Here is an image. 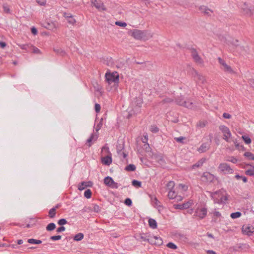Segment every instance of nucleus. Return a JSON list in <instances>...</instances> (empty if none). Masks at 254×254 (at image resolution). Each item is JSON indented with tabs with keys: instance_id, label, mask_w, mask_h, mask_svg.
I'll list each match as a JSON object with an SVG mask.
<instances>
[{
	"instance_id": "1",
	"label": "nucleus",
	"mask_w": 254,
	"mask_h": 254,
	"mask_svg": "<svg viewBox=\"0 0 254 254\" xmlns=\"http://www.w3.org/2000/svg\"><path fill=\"white\" fill-rule=\"evenodd\" d=\"M210 195L213 200L214 203L223 204L225 203L228 198L226 196H223L220 190H217L215 192L209 191Z\"/></svg>"
},
{
	"instance_id": "2",
	"label": "nucleus",
	"mask_w": 254,
	"mask_h": 254,
	"mask_svg": "<svg viewBox=\"0 0 254 254\" xmlns=\"http://www.w3.org/2000/svg\"><path fill=\"white\" fill-rule=\"evenodd\" d=\"M105 78L109 84L114 83L115 84H118L119 82V74L116 72H107L105 74Z\"/></svg>"
},
{
	"instance_id": "3",
	"label": "nucleus",
	"mask_w": 254,
	"mask_h": 254,
	"mask_svg": "<svg viewBox=\"0 0 254 254\" xmlns=\"http://www.w3.org/2000/svg\"><path fill=\"white\" fill-rule=\"evenodd\" d=\"M176 103L177 104L185 107L187 108L192 109L193 107V102L189 100L188 101L185 100L184 98L182 96L177 97L176 98Z\"/></svg>"
},
{
	"instance_id": "4",
	"label": "nucleus",
	"mask_w": 254,
	"mask_h": 254,
	"mask_svg": "<svg viewBox=\"0 0 254 254\" xmlns=\"http://www.w3.org/2000/svg\"><path fill=\"white\" fill-rule=\"evenodd\" d=\"M218 170L225 174H233L234 170L232 169L230 166L226 163H222L219 164L218 167Z\"/></svg>"
},
{
	"instance_id": "5",
	"label": "nucleus",
	"mask_w": 254,
	"mask_h": 254,
	"mask_svg": "<svg viewBox=\"0 0 254 254\" xmlns=\"http://www.w3.org/2000/svg\"><path fill=\"white\" fill-rule=\"evenodd\" d=\"M201 181L206 183H213L217 178L209 172H204L201 177Z\"/></svg>"
},
{
	"instance_id": "6",
	"label": "nucleus",
	"mask_w": 254,
	"mask_h": 254,
	"mask_svg": "<svg viewBox=\"0 0 254 254\" xmlns=\"http://www.w3.org/2000/svg\"><path fill=\"white\" fill-rule=\"evenodd\" d=\"M207 214V209L206 207H198L194 211V216L199 219H204Z\"/></svg>"
},
{
	"instance_id": "7",
	"label": "nucleus",
	"mask_w": 254,
	"mask_h": 254,
	"mask_svg": "<svg viewBox=\"0 0 254 254\" xmlns=\"http://www.w3.org/2000/svg\"><path fill=\"white\" fill-rule=\"evenodd\" d=\"M219 129L223 133V139L227 142H229V138L231 137V133L229 128L225 126H220Z\"/></svg>"
},
{
	"instance_id": "8",
	"label": "nucleus",
	"mask_w": 254,
	"mask_h": 254,
	"mask_svg": "<svg viewBox=\"0 0 254 254\" xmlns=\"http://www.w3.org/2000/svg\"><path fill=\"white\" fill-rule=\"evenodd\" d=\"M104 184L113 189H118L119 187L118 184L115 182L112 177L107 176L104 179Z\"/></svg>"
},
{
	"instance_id": "9",
	"label": "nucleus",
	"mask_w": 254,
	"mask_h": 254,
	"mask_svg": "<svg viewBox=\"0 0 254 254\" xmlns=\"http://www.w3.org/2000/svg\"><path fill=\"white\" fill-rule=\"evenodd\" d=\"M192 75L197 82L202 84H204L206 82V78L205 76L199 73L196 70H193Z\"/></svg>"
},
{
	"instance_id": "10",
	"label": "nucleus",
	"mask_w": 254,
	"mask_h": 254,
	"mask_svg": "<svg viewBox=\"0 0 254 254\" xmlns=\"http://www.w3.org/2000/svg\"><path fill=\"white\" fill-rule=\"evenodd\" d=\"M149 196L150 198L151 203L154 207L157 208L159 211L160 210L161 208H163V206L160 204V201L158 200L155 195L149 194Z\"/></svg>"
},
{
	"instance_id": "11",
	"label": "nucleus",
	"mask_w": 254,
	"mask_h": 254,
	"mask_svg": "<svg viewBox=\"0 0 254 254\" xmlns=\"http://www.w3.org/2000/svg\"><path fill=\"white\" fill-rule=\"evenodd\" d=\"M132 36L136 39L140 40L144 38L145 33L141 30L135 29L133 31Z\"/></svg>"
},
{
	"instance_id": "12",
	"label": "nucleus",
	"mask_w": 254,
	"mask_h": 254,
	"mask_svg": "<svg viewBox=\"0 0 254 254\" xmlns=\"http://www.w3.org/2000/svg\"><path fill=\"white\" fill-rule=\"evenodd\" d=\"M163 242L162 239L159 237H157L156 236L150 237L149 244L151 245L160 246L163 244Z\"/></svg>"
},
{
	"instance_id": "13",
	"label": "nucleus",
	"mask_w": 254,
	"mask_h": 254,
	"mask_svg": "<svg viewBox=\"0 0 254 254\" xmlns=\"http://www.w3.org/2000/svg\"><path fill=\"white\" fill-rule=\"evenodd\" d=\"M191 55L194 60L196 63L201 64L203 62V60L199 56L198 52L196 50V49L194 48H192L191 49Z\"/></svg>"
},
{
	"instance_id": "14",
	"label": "nucleus",
	"mask_w": 254,
	"mask_h": 254,
	"mask_svg": "<svg viewBox=\"0 0 254 254\" xmlns=\"http://www.w3.org/2000/svg\"><path fill=\"white\" fill-rule=\"evenodd\" d=\"M143 103L142 99L140 98H135L134 101V105H135L134 110L136 113L140 112V108Z\"/></svg>"
},
{
	"instance_id": "15",
	"label": "nucleus",
	"mask_w": 254,
	"mask_h": 254,
	"mask_svg": "<svg viewBox=\"0 0 254 254\" xmlns=\"http://www.w3.org/2000/svg\"><path fill=\"white\" fill-rule=\"evenodd\" d=\"M191 204L192 202L189 201L182 204H174V207L176 209L183 210L190 208Z\"/></svg>"
},
{
	"instance_id": "16",
	"label": "nucleus",
	"mask_w": 254,
	"mask_h": 254,
	"mask_svg": "<svg viewBox=\"0 0 254 254\" xmlns=\"http://www.w3.org/2000/svg\"><path fill=\"white\" fill-rule=\"evenodd\" d=\"M92 4L96 8L99 10H105L106 8L101 1H98L97 0H92Z\"/></svg>"
},
{
	"instance_id": "17",
	"label": "nucleus",
	"mask_w": 254,
	"mask_h": 254,
	"mask_svg": "<svg viewBox=\"0 0 254 254\" xmlns=\"http://www.w3.org/2000/svg\"><path fill=\"white\" fill-rule=\"evenodd\" d=\"M93 185V183L91 181L82 182L78 185V189L80 190H82L87 187H91Z\"/></svg>"
},
{
	"instance_id": "18",
	"label": "nucleus",
	"mask_w": 254,
	"mask_h": 254,
	"mask_svg": "<svg viewBox=\"0 0 254 254\" xmlns=\"http://www.w3.org/2000/svg\"><path fill=\"white\" fill-rule=\"evenodd\" d=\"M101 161L104 165L109 166L112 162V158L111 155H107L103 157L101 159Z\"/></svg>"
},
{
	"instance_id": "19",
	"label": "nucleus",
	"mask_w": 254,
	"mask_h": 254,
	"mask_svg": "<svg viewBox=\"0 0 254 254\" xmlns=\"http://www.w3.org/2000/svg\"><path fill=\"white\" fill-rule=\"evenodd\" d=\"M209 147L210 144L207 142L203 143L198 148V151L201 153L205 152L209 149Z\"/></svg>"
},
{
	"instance_id": "20",
	"label": "nucleus",
	"mask_w": 254,
	"mask_h": 254,
	"mask_svg": "<svg viewBox=\"0 0 254 254\" xmlns=\"http://www.w3.org/2000/svg\"><path fill=\"white\" fill-rule=\"evenodd\" d=\"M98 137V134H95L94 133H92L90 137L87 140L86 143L87 144V146L90 147L92 145V141L93 140H96Z\"/></svg>"
},
{
	"instance_id": "21",
	"label": "nucleus",
	"mask_w": 254,
	"mask_h": 254,
	"mask_svg": "<svg viewBox=\"0 0 254 254\" xmlns=\"http://www.w3.org/2000/svg\"><path fill=\"white\" fill-rule=\"evenodd\" d=\"M242 230L244 234L247 235L249 236H251L253 233V231H251V227L250 226L245 227L243 226Z\"/></svg>"
},
{
	"instance_id": "22",
	"label": "nucleus",
	"mask_w": 254,
	"mask_h": 254,
	"mask_svg": "<svg viewBox=\"0 0 254 254\" xmlns=\"http://www.w3.org/2000/svg\"><path fill=\"white\" fill-rule=\"evenodd\" d=\"M199 10L201 11V12L204 13L205 14L207 15H209L210 12H212V10L208 8L207 6L204 5L200 6L199 8Z\"/></svg>"
},
{
	"instance_id": "23",
	"label": "nucleus",
	"mask_w": 254,
	"mask_h": 254,
	"mask_svg": "<svg viewBox=\"0 0 254 254\" xmlns=\"http://www.w3.org/2000/svg\"><path fill=\"white\" fill-rule=\"evenodd\" d=\"M206 159L205 158H202L198 160L195 164H193L192 166V169H195V168H198L202 166L203 163L205 162Z\"/></svg>"
},
{
	"instance_id": "24",
	"label": "nucleus",
	"mask_w": 254,
	"mask_h": 254,
	"mask_svg": "<svg viewBox=\"0 0 254 254\" xmlns=\"http://www.w3.org/2000/svg\"><path fill=\"white\" fill-rule=\"evenodd\" d=\"M148 224L149 227L152 229H156L157 227V223L156 221L153 218H149L148 220Z\"/></svg>"
},
{
	"instance_id": "25",
	"label": "nucleus",
	"mask_w": 254,
	"mask_h": 254,
	"mask_svg": "<svg viewBox=\"0 0 254 254\" xmlns=\"http://www.w3.org/2000/svg\"><path fill=\"white\" fill-rule=\"evenodd\" d=\"M222 69L225 72H227L229 73H233L234 72V70L232 68V67L228 65L227 64H226L222 68Z\"/></svg>"
},
{
	"instance_id": "26",
	"label": "nucleus",
	"mask_w": 254,
	"mask_h": 254,
	"mask_svg": "<svg viewBox=\"0 0 254 254\" xmlns=\"http://www.w3.org/2000/svg\"><path fill=\"white\" fill-rule=\"evenodd\" d=\"M177 196V193L175 190H170L168 191V197L170 199H175Z\"/></svg>"
},
{
	"instance_id": "27",
	"label": "nucleus",
	"mask_w": 254,
	"mask_h": 254,
	"mask_svg": "<svg viewBox=\"0 0 254 254\" xmlns=\"http://www.w3.org/2000/svg\"><path fill=\"white\" fill-rule=\"evenodd\" d=\"M83 238L84 234L82 233H79L74 236L73 240L75 241H80L82 240Z\"/></svg>"
},
{
	"instance_id": "28",
	"label": "nucleus",
	"mask_w": 254,
	"mask_h": 254,
	"mask_svg": "<svg viewBox=\"0 0 254 254\" xmlns=\"http://www.w3.org/2000/svg\"><path fill=\"white\" fill-rule=\"evenodd\" d=\"M56 228V225L54 223H50L47 225L46 229L47 231H52L55 229Z\"/></svg>"
},
{
	"instance_id": "29",
	"label": "nucleus",
	"mask_w": 254,
	"mask_h": 254,
	"mask_svg": "<svg viewBox=\"0 0 254 254\" xmlns=\"http://www.w3.org/2000/svg\"><path fill=\"white\" fill-rule=\"evenodd\" d=\"M54 51L56 54L62 56H63L65 54V51L61 48H54Z\"/></svg>"
},
{
	"instance_id": "30",
	"label": "nucleus",
	"mask_w": 254,
	"mask_h": 254,
	"mask_svg": "<svg viewBox=\"0 0 254 254\" xmlns=\"http://www.w3.org/2000/svg\"><path fill=\"white\" fill-rule=\"evenodd\" d=\"M244 156L248 158L249 160H254V154L251 152H246Z\"/></svg>"
},
{
	"instance_id": "31",
	"label": "nucleus",
	"mask_w": 254,
	"mask_h": 254,
	"mask_svg": "<svg viewBox=\"0 0 254 254\" xmlns=\"http://www.w3.org/2000/svg\"><path fill=\"white\" fill-rule=\"evenodd\" d=\"M27 242L31 244H40L42 243V241L31 238L28 239Z\"/></svg>"
},
{
	"instance_id": "32",
	"label": "nucleus",
	"mask_w": 254,
	"mask_h": 254,
	"mask_svg": "<svg viewBox=\"0 0 254 254\" xmlns=\"http://www.w3.org/2000/svg\"><path fill=\"white\" fill-rule=\"evenodd\" d=\"M132 185L136 188L141 187V182L136 180H133L131 182Z\"/></svg>"
},
{
	"instance_id": "33",
	"label": "nucleus",
	"mask_w": 254,
	"mask_h": 254,
	"mask_svg": "<svg viewBox=\"0 0 254 254\" xmlns=\"http://www.w3.org/2000/svg\"><path fill=\"white\" fill-rule=\"evenodd\" d=\"M136 167L133 164H129L127 165L125 168V170L127 171H134Z\"/></svg>"
},
{
	"instance_id": "34",
	"label": "nucleus",
	"mask_w": 254,
	"mask_h": 254,
	"mask_svg": "<svg viewBox=\"0 0 254 254\" xmlns=\"http://www.w3.org/2000/svg\"><path fill=\"white\" fill-rule=\"evenodd\" d=\"M56 215V211L55 210V208H51L49 211V217L50 218H54L55 217Z\"/></svg>"
},
{
	"instance_id": "35",
	"label": "nucleus",
	"mask_w": 254,
	"mask_h": 254,
	"mask_svg": "<svg viewBox=\"0 0 254 254\" xmlns=\"http://www.w3.org/2000/svg\"><path fill=\"white\" fill-rule=\"evenodd\" d=\"M242 213L239 211L232 213L230 215L232 219H236L241 216Z\"/></svg>"
},
{
	"instance_id": "36",
	"label": "nucleus",
	"mask_w": 254,
	"mask_h": 254,
	"mask_svg": "<svg viewBox=\"0 0 254 254\" xmlns=\"http://www.w3.org/2000/svg\"><path fill=\"white\" fill-rule=\"evenodd\" d=\"M84 197L87 198H90L92 195V191L90 189L86 190L84 193Z\"/></svg>"
},
{
	"instance_id": "37",
	"label": "nucleus",
	"mask_w": 254,
	"mask_h": 254,
	"mask_svg": "<svg viewBox=\"0 0 254 254\" xmlns=\"http://www.w3.org/2000/svg\"><path fill=\"white\" fill-rule=\"evenodd\" d=\"M145 234H143L140 235V239L144 242H148L149 243V241L150 240V237L149 238V236H145Z\"/></svg>"
},
{
	"instance_id": "38",
	"label": "nucleus",
	"mask_w": 254,
	"mask_h": 254,
	"mask_svg": "<svg viewBox=\"0 0 254 254\" xmlns=\"http://www.w3.org/2000/svg\"><path fill=\"white\" fill-rule=\"evenodd\" d=\"M242 138L246 144H249L251 143L252 140L249 136L247 135H243Z\"/></svg>"
},
{
	"instance_id": "39",
	"label": "nucleus",
	"mask_w": 254,
	"mask_h": 254,
	"mask_svg": "<svg viewBox=\"0 0 254 254\" xmlns=\"http://www.w3.org/2000/svg\"><path fill=\"white\" fill-rule=\"evenodd\" d=\"M246 174L247 175H249L250 176H254V166H253L252 169L247 170L246 171Z\"/></svg>"
},
{
	"instance_id": "40",
	"label": "nucleus",
	"mask_w": 254,
	"mask_h": 254,
	"mask_svg": "<svg viewBox=\"0 0 254 254\" xmlns=\"http://www.w3.org/2000/svg\"><path fill=\"white\" fill-rule=\"evenodd\" d=\"M67 22L70 24L74 25L76 23V20L74 18L73 16H70L67 19Z\"/></svg>"
},
{
	"instance_id": "41",
	"label": "nucleus",
	"mask_w": 254,
	"mask_h": 254,
	"mask_svg": "<svg viewBox=\"0 0 254 254\" xmlns=\"http://www.w3.org/2000/svg\"><path fill=\"white\" fill-rule=\"evenodd\" d=\"M186 139L185 137L180 136L178 137H175L174 139L178 142L181 143L182 144L184 143V140Z\"/></svg>"
},
{
	"instance_id": "42",
	"label": "nucleus",
	"mask_w": 254,
	"mask_h": 254,
	"mask_svg": "<svg viewBox=\"0 0 254 254\" xmlns=\"http://www.w3.org/2000/svg\"><path fill=\"white\" fill-rule=\"evenodd\" d=\"M174 186H175V183L174 181H170L167 184V187L168 189H169V190H173Z\"/></svg>"
},
{
	"instance_id": "43",
	"label": "nucleus",
	"mask_w": 254,
	"mask_h": 254,
	"mask_svg": "<svg viewBox=\"0 0 254 254\" xmlns=\"http://www.w3.org/2000/svg\"><path fill=\"white\" fill-rule=\"evenodd\" d=\"M67 223L66 220L64 218H62L58 220V224L60 226H63Z\"/></svg>"
},
{
	"instance_id": "44",
	"label": "nucleus",
	"mask_w": 254,
	"mask_h": 254,
	"mask_svg": "<svg viewBox=\"0 0 254 254\" xmlns=\"http://www.w3.org/2000/svg\"><path fill=\"white\" fill-rule=\"evenodd\" d=\"M167 247L169 248L176 250L177 249V246L172 242H169L167 244Z\"/></svg>"
},
{
	"instance_id": "45",
	"label": "nucleus",
	"mask_w": 254,
	"mask_h": 254,
	"mask_svg": "<svg viewBox=\"0 0 254 254\" xmlns=\"http://www.w3.org/2000/svg\"><path fill=\"white\" fill-rule=\"evenodd\" d=\"M150 130L153 133H157L159 131V128L156 126L153 125L150 127Z\"/></svg>"
},
{
	"instance_id": "46",
	"label": "nucleus",
	"mask_w": 254,
	"mask_h": 254,
	"mask_svg": "<svg viewBox=\"0 0 254 254\" xmlns=\"http://www.w3.org/2000/svg\"><path fill=\"white\" fill-rule=\"evenodd\" d=\"M93 210L95 212H99L101 211V208L97 204H93Z\"/></svg>"
},
{
	"instance_id": "47",
	"label": "nucleus",
	"mask_w": 254,
	"mask_h": 254,
	"mask_svg": "<svg viewBox=\"0 0 254 254\" xmlns=\"http://www.w3.org/2000/svg\"><path fill=\"white\" fill-rule=\"evenodd\" d=\"M227 161L232 162L233 163L236 164L238 162V159L234 156H231L228 159L226 160Z\"/></svg>"
},
{
	"instance_id": "48",
	"label": "nucleus",
	"mask_w": 254,
	"mask_h": 254,
	"mask_svg": "<svg viewBox=\"0 0 254 254\" xmlns=\"http://www.w3.org/2000/svg\"><path fill=\"white\" fill-rule=\"evenodd\" d=\"M3 9L4 12L5 13H10V10L6 4H4L3 5Z\"/></svg>"
},
{
	"instance_id": "49",
	"label": "nucleus",
	"mask_w": 254,
	"mask_h": 254,
	"mask_svg": "<svg viewBox=\"0 0 254 254\" xmlns=\"http://www.w3.org/2000/svg\"><path fill=\"white\" fill-rule=\"evenodd\" d=\"M124 203L126 205L128 206H130L132 203L131 199L129 198H127L125 200Z\"/></svg>"
},
{
	"instance_id": "50",
	"label": "nucleus",
	"mask_w": 254,
	"mask_h": 254,
	"mask_svg": "<svg viewBox=\"0 0 254 254\" xmlns=\"http://www.w3.org/2000/svg\"><path fill=\"white\" fill-rule=\"evenodd\" d=\"M116 25L121 26V27H126L127 25V24L125 22H122L120 21H116L115 23Z\"/></svg>"
},
{
	"instance_id": "51",
	"label": "nucleus",
	"mask_w": 254,
	"mask_h": 254,
	"mask_svg": "<svg viewBox=\"0 0 254 254\" xmlns=\"http://www.w3.org/2000/svg\"><path fill=\"white\" fill-rule=\"evenodd\" d=\"M62 236L60 235L52 236L50 237V240L53 241H58L61 239Z\"/></svg>"
},
{
	"instance_id": "52",
	"label": "nucleus",
	"mask_w": 254,
	"mask_h": 254,
	"mask_svg": "<svg viewBox=\"0 0 254 254\" xmlns=\"http://www.w3.org/2000/svg\"><path fill=\"white\" fill-rule=\"evenodd\" d=\"M102 122L101 121L95 127V130L96 132H98L101 128L102 126Z\"/></svg>"
},
{
	"instance_id": "53",
	"label": "nucleus",
	"mask_w": 254,
	"mask_h": 254,
	"mask_svg": "<svg viewBox=\"0 0 254 254\" xmlns=\"http://www.w3.org/2000/svg\"><path fill=\"white\" fill-rule=\"evenodd\" d=\"M32 50H33L32 52L33 53H34V54H41L40 50L38 48H36L35 47H32Z\"/></svg>"
},
{
	"instance_id": "54",
	"label": "nucleus",
	"mask_w": 254,
	"mask_h": 254,
	"mask_svg": "<svg viewBox=\"0 0 254 254\" xmlns=\"http://www.w3.org/2000/svg\"><path fill=\"white\" fill-rule=\"evenodd\" d=\"M36 2L38 3L39 5L41 6H44L46 3V0H36Z\"/></svg>"
},
{
	"instance_id": "55",
	"label": "nucleus",
	"mask_w": 254,
	"mask_h": 254,
	"mask_svg": "<svg viewBox=\"0 0 254 254\" xmlns=\"http://www.w3.org/2000/svg\"><path fill=\"white\" fill-rule=\"evenodd\" d=\"M124 149V147L123 146H117V153L118 155H120V153H122V150Z\"/></svg>"
},
{
	"instance_id": "56",
	"label": "nucleus",
	"mask_w": 254,
	"mask_h": 254,
	"mask_svg": "<svg viewBox=\"0 0 254 254\" xmlns=\"http://www.w3.org/2000/svg\"><path fill=\"white\" fill-rule=\"evenodd\" d=\"M100 109H101L100 105L98 103H96L95 105V110L96 112V113L99 112L100 111Z\"/></svg>"
},
{
	"instance_id": "57",
	"label": "nucleus",
	"mask_w": 254,
	"mask_h": 254,
	"mask_svg": "<svg viewBox=\"0 0 254 254\" xmlns=\"http://www.w3.org/2000/svg\"><path fill=\"white\" fill-rule=\"evenodd\" d=\"M173 102V100L171 98H165L164 99H163L162 101V103L164 104V103H171Z\"/></svg>"
},
{
	"instance_id": "58",
	"label": "nucleus",
	"mask_w": 254,
	"mask_h": 254,
	"mask_svg": "<svg viewBox=\"0 0 254 254\" xmlns=\"http://www.w3.org/2000/svg\"><path fill=\"white\" fill-rule=\"evenodd\" d=\"M65 228L64 226H61V227H59L57 229L56 231L57 233H61L62 232L65 231Z\"/></svg>"
},
{
	"instance_id": "59",
	"label": "nucleus",
	"mask_w": 254,
	"mask_h": 254,
	"mask_svg": "<svg viewBox=\"0 0 254 254\" xmlns=\"http://www.w3.org/2000/svg\"><path fill=\"white\" fill-rule=\"evenodd\" d=\"M238 42H239V41L238 40H233L232 42H231L230 43L232 45L237 47L239 46V45L238 44Z\"/></svg>"
},
{
	"instance_id": "60",
	"label": "nucleus",
	"mask_w": 254,
	"mask_h": 254,
	"mask_svg": "<svg viewBox=\"0 0 254 254\" xmlns=\"http://www.w3.org/2000/svg\"><path fill=\"white\" fill-rule=\"evenodd\" d=\"M218 61H219V63L220 64L222 65V66H223L226 63H225V62L224 61V60H223L222 59H221V58L219 57L218 58Z\"/></svg>"
},
{
	"instance_id": "61",
	"label": "nucleus",
	"mask_w": 254,
	"mask_h": 254,
	"mask_svg": "<svg viewBox=\"0 0 254 254\" xmlns=\"http://www.w3.org/2000/svg\"><path fill=\"white\" fill-rule=\"evenodd\" d=\"M231 115L228 113H224L223 114V117L225 119H230L231 118Z\"/></svg>"
},
{
	"instance_id": "62",
	"label": "nucleus",
	"mask_w": 254,
	"mask_h": 254,
	"mask_svg": "<svg viewBox=\"0 0 254 254\" xmlns=\"http://www.w3.org/2000/svg\"><path fill=\"white\" fill-rule=\"evenodd\" d=\"M31 33L35 35L37 34V29L34 27H32L31 28Z\"/></svg>"
},
{
	"instance_id": "63",
	"label": "nucleus",
	"mask_w": 254,
	"mask_h": 254,
	"mask_svg": "<svg viewBox=\"0 0 254 254\" xmlns=\"http://www.w3.org/2000/svg\"><path fill=\"white\" fill-rule=\"evenodd\" d=\"M6 46V44L4 42L0 41V47L4 49Z\"/></svg>"
},
{
	"instance_id": "64",
	"label": "nucleus",
	"mask_w": 254,
	"mask_h": 254,
	"mask_svg": "<svg viewBox=\"0 0 254 254\" xmlns=\"http://www.w3.org/2000/svg\"><path fill=\"white\" fill-rule=\"evenodd\" d=\"M214 216L216 217H220L221 216V213L219 211H215L213 213Z\"/></svg>"
}]
</instances>
